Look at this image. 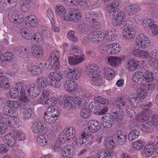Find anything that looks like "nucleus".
<instances>
[{
  "label": "nucleus",
  "mask_w": 158,
  "mask_h": 158,
  "mask_svg": "<svg viewBox=\"0 0 158 158\" xmlns=\"http://www.w3.org/2000/svg\"><path fill=\"white\" fill-rule=\"evenodd\" d=\"M59 103L63 108H66L68 109H73L77 105L83 108L87 105V102L85 99L71 97H64L60 101Z\"/></svg>",
  "instance_id": "obj_1"
},
{
  "label": "nucleus",
  "mask_w": 158,
  "mask_h": 158,
  "mask_svg": "<svg viewBox=\"0 0 158 158\" xmlns=\"http://www.w3.org/2000/svg\"><path fill=\"white\" fill-rule=\"evenodd\" d=\"M60 53L57 51L51 52L49 54L48 59L46 60L44 64L48 69H58L60 67L59 57Z\"/></svg>",
  "instance_id": "obj_2"
},
{
  "label": "nucleus",
  "mask_w": 158,
  "mask_h": 158,
  "mask_svg": "<svg viewBox=\"0 0 158 158\" xmlns=\"http://www.w3.org/2000/svg\"><path fill=\"white\" fill-rule=\"evenodd\" d=\"M27 90L26 85L23 83L19 82L15 84V88H12L9 91L10 96L13 98H16L19 95L21 96H27L26 91Z\"/></svg>",
  "instance_id": "obj_3"
},
{
  "label": "nucleus",
  "mask_w": 158,
  "mask_h": 158,
  "mask_svg": "<svg viewBox=\"0 0 158 158\" xmlns=\"http://www.w3.org/2000/svg\"><path fill=\"white\" fill-rule=\"evenodd\" d=\"M20 101H10L6 100L5 102L6 104L10 106L11 109L17 110L19 108L23 109L26 107V106L27 103L30 102V99L27 96L24 97L21 96L19 98Z\"/></svg>",
  "instance_id": "obj_4"
},
{
  "label": "nucleus",
  "mask_w": 158,
  "mask_h": 158,
  "mask_svg": "<svg viewBox=\"0 0 158 158\" xmlns=\"http://www.w3.org/2000/svg\"><path fill=\"white\" fill-rule=\"evenodd\" d=\"M65 20L77 22L81 18V15L77 9L70 8L65 11L64 14Z\"/></svg>",
  "instance_id": "obj_5"
},
{
  "label": "nucleus",
  "mask_w": 158,
  "mask_h": 158,
  "mask_svg": "<svg viewBox=\"0 0 158 158\" xmlns=\"http://www.w3.org/2000/svg\"><path fill=\"white\" fill-rule=\"evenodd\" d=\"M156 127L158 126V115L157 114L153 115L149 121H147L143 124L141 129L144 132L150 133L153 131L152 126Z\"/></svg>",
  "instance_id": "obj_6"
},
{
  "label": "nucleus",
  "mask_w": 158,
  "mask_h": 158,
  "mask_svg": "<svg viewBox=\"0 0 158 158\" xmlns=\"http://www.w3.org/2000/svg\"><path fill=\"white\" fill-rule=\"evenodd\" d=\"M115 19L113 20L112 23L115 26L120 25L122 26H126L127 24H129V21H125V15L124 12H119L118 11H114V15L113 18Z\"/></svg>",
  "instance_id": "obj_7"
},
{
  "label": "nucleus",
  "mask_w": 158,
  "mask_h": 158,
  "mask_svg": "<svg viewBox=\"0 0 158 158\" xmlns=\"http://www.w3.org/2000/svg\"><path fill=\"white\" fill-rule=\"evenodd\" d=\"M75 152V148L69 144L65 146L61 150V153L62 158H71Z\"/></svg>",
  "instance_id": "obj_8"
},
{
  "label": "nucleus",
  "mask_w": 158,
  "mask_h": 158,
  "mask_svg": "<svg viewBox=\"0 0 158 158\" xmlns=\"http://www.w3.org/2000/svg\"><path fill=\"white\" fill-rule=\"evenodd\" d=\"M40 87L36 84H32L28 87L27 94L30 98L36 97L40 92Z\"/></svg>",
  "instance_id": "obj_9"
},
{
  "label": "nucleus",
  "mask_w": 158,
  "mask_h": 158,
  "mask_svg": "<svg viewBox=\"0 0 158 158\" xmlns=\"http://www.w3.org/2000/svg\"><path fill=\"white\" fill-rule=\"evenodd\" d=\"M137 45L142 48L148 47L150 44L149 39L145 35L141 34L138 35L136 40Z\"/></svg>",
  "instance_id": "obj_10"
},
{
  "label": "nucleus",
  "mask_w": 158,
  "mask_h": 158,
  "mask_svg": "<svg viewBox=\"0 0 158 158\" xmlns=\"http://www.w3.org/2000/svg\"><path fill=\"white\" fill-rule=\"evenodd\" d=\"M152 105V103L150 102L146 103L144 105L143 113L140 116V119L143 122H145L143 124L147 121H149L150 119L149 117L151 113V110L150 109V107Z\"/></svg>",
  "instance_id": "obj_11"
},
{
  "label": "nucleus",
  "mask_w": 158,
  "mask_h": 158,
  "mask_svg": "<svg viewBox=\"0 0 158 158\" xmlns=\"http://www.w3.org/2000/svg\"><path fill=\"white\" fill-rule=\"evenodd\" d=\"M139 73L141 77V81H146L147 82H150L154 80L153 73L147 69H142L139 71Z\"/></svg>",
  "instance_id": "obj_12"
},
{
  "label": "nucleus",
  "mask_w": 158,
  "mask_h": 158,
  "mask_svg": "<svg viewBox=\"0 0 158 158\" xmlns=\"http://www.w3.org/2000/svg\"><path fill=\"white\" fill-rule=\"evenodd\" d=\"M111 114L107 113L102 118L101 123L105 128H110L114 124V121Z\"/></svg>",
  "instance_id": "obj_13"
},
{
  "label": "nucleus",
  "mask_w": 158,
  "mask_h": 158,
  "mask_svg": "<svg viewBox=\"0 0 158 158\" xmlns=\"http://www.w3.org/2000/svg\"><path fill=\"white\" fill-rule=\"evenodd\" d=\"M64 87L69 93L73 94L77 91L78 85L74 81H71L70 80H67L64 83Z\"/></svg>",
  "instance_id": "obj_14"
},
{
  "label": "nucleus",
  "mask_w": 158,
  "mask_h": 158,
  "mask_svg": "<svg viewBox=\"0 0 158 158\" xmlns=\"http://www.w3.org/2000/svg\"><path fill=\"white\" fill-rule=\"evenodd\" d=\"M131 127L133 129L130 131L128 136L129 140L131 141L137 139L140 134V131L138 128L136 123L132 124L131 126Z\"/></svg>",
  "instance_id": "obj_15"
},
{
  "label": "nucleus",
  "mask_w": 158,
  "mask_h": 158,
  "mask_svg": "<svg viewBox=\"0 0 158 158\" xmlns=\"http://www.w3.org/2000/svg\"><path fill=\"white\" fill-rule=\"evenodd\" d=\"M101 72L99 67L96 65H91L88 67L87 73L90 77H97L100 76L99 73Z\"/></svg>",
  "instance_id": "obj_16"
},
{
  "label": "nucleus",
  "mask_w": 158,
  "mask_h": 158,
  "mask_svg": "<svg viewBox=\"0 0 158 158\" xmlns=\"http://www.w3.org/2000/svg\"><path fill=\"white\" fill-rule=\"evenodd\" d=\"M64 67L67 68L66 74L68 78L77 80L81 76V73L80 72H78L77 70L76 71L74 69L69 68L67 66H64Z\"/></svg>",
  "instance_id": "obj_17"
},
{
  "label": "nucleus",
  "mask_w": 158,
  "mask_h": 158,
  "mask_svg": "<svg viewBox=\"0 0 158 158\" xmlns=\"http://www.w3.org/2000/svg\"><path fill=\"white\" fill-rule=\"evenodd\" d=\"M3 140L8 146L10 147L15 146L16 143L15 135L10 133L3 138Z\"/></svg>",
  "instance_id": "obj_18"
},
{
  "label": "nucleus",
  "mask_w": 158,
  "mask_h": 158,
  "mask_svg": "<svg viewBox=\"0 0 158 158\" xmlns=\"http://www.w3.org/2000/svg\"><path fill=\"white\" fill-rule=\"evenodd\" d=\"M50 75L48 77H45L43 76L39 77L37 80V82L38 85L42 88L44 89L48 86L50 85L51 81Z\"/></svg>",
  "instance_id": "obj_19"
},
{
  "label": "nucleus",
  "mask_w": 158,
  "mask_h": 158,
  "mask_svg": "<svg viewBox=\"0 0 158 158\" xmlns=\"http://www.w3.org/2000/svg\"><path fill=\"white\" fill-rule=\"evenodd\" d=\"M25 22L26 25L28 27H35L38 24L37 18L34 15L27 16L25 19Z\"/></svg>",
  "instance_id": "obj_20"
},
{
  "label": "nucleus",
  "mask_w": 158,
  "mask_h": 158,
  "mask_svg": "<svg viewBox=\"0 0 158 158\" xmlns=\"http://www.w3.org/2000/svg\"><path fill=\"white\" fill-rule=\"evenodd\" d=\"M119 5V2L117 0L113 1L110 3V6L107 7V10L108 13L110 14V16L113 18L114 15V11H118L117 8Z\"/></svg>",
  "instance_id": "obj_21"
},
{
  "label": "nucleus",
  "mask_w": 158,
  "mask_h": 158,
  "mask_svg": "<svg viewBox=\"0 0 158 158\" xmlns=\"http://www.w3.org/2000/svg\"><path fill=\"white\" fill-rule=\"evenodd\" d=\"M116 140L118 144L120 145L124 144L127 140L126 135L122 130H118L116 132Z\"/></svg>",
  "instance_id": "obj_22"
},
{
  "label": "nucleus",
  "mask_w": 158,
  "mask_h": 158,
  "mask_svg": "<svg viewBox=\"0 0 158 158\" xmlns=\"http://www.w3.org/2000/svg\"><path fill=\"white\" fill-rule=\"evenodd\" d=\"M141 64L140 61H137L134 59L130 60L127 64V68L130 71H134L139 68L140 64Z\"/></svg>",
  "instance_id": "obj_23"
},
{
  "label": "nucleus",
  "mask_w": 158,
  "mask_h": 158,
  "mask_svg": "<svg viewBox=\"0 0 158 158\" xmlns=\"http://www.w3.org/2000/svg\"><path fill=\"white\" fill-rule=\"evenodd\" d=\"M46 128L45 124L39 122H35L31 126L32 131L35 133L42 132Z\"/></svg>",
  "instance_id": "obj_24"
},
{
  "label": "nucleus",
  "mask_w": 158,
  "mask_h": 158,
  "mask_svg": "<svg viewBox=\"0 0 158 158\" xmlns=\"http://www.w3.org/2000/svg\"><path fill=\"white\" fill-rule=\"evenodd\" d=\"M85 59V55H80L79 57H77L73 56L68 57V61L70 65H74L83 61Z\"/></svg>",
  "instance_id": "obj_25"
},
{
  "label": "nucleus",
  "mask_w": 158,
  "mask_h": 158,
  "mask_svg": "<svg viewBox=\"0 0 158 158\" xmlns=\"http://www.w3.org/2000/svg\"><path fill=\"white\" fill-rule=\"evenodd\" d=\"M31 52L34 56L37 58H41L43 56V49L42 47L33 46L31 48Z\"/></svg>",
  "instance_id": "obj_26"
},
{
  "label": "nucleus",
  "mask_w": 158,
  "mask_h": 158,
  "mask_svg": "<svg viewBox=\"0 0 158 158\" xmlns=\"http://www.w3.org/2000/svg\"><path fill=\"white\" fill-rule=\"evenodd\" d=\"M124 58L120 57L110 56L108 58V62L109 64L114 67L118 66Z\"/></svg>",
  "instance_id": "obj_27"
},
{
  "label": "nucleus",
  "mask_w": 158,
  "mask_h": 158,
  "mask_svg": "<svg viewBox=\"0 0 158 158\" xmlns=\"http://www.w3.org/2000/svg\"><path fill=\"white\" fill-rule=\"evenodd\" d=\"M90 124V125L88 127V129L89 131L92 133H95L101 129L100 124L97 120L91 121Z\"/></svg>",
  "instance_id": "obj_28"
},
{
  "label": "nucleus",
  "mask_w": 158,
  "mask_h": 158,
  "mask_svg": "<svg viewBox=\"0 0 158 158\" xmlns=\"http://www.w3.org/2000/svg\"><path fill=\"white\" fill-rule=\"evenodd\" d=\"M18 0H6L3 3L1 6L2 9L5 10L11 9L16 5Z\"/></svg>",
  "instance_id": "obj_29"
},
{
  "label": "nucleus",
  "mask_w": 158,
  "mask_h": 158,
  "mask_svg": "<svg viewBox=\"0 0 158 158\" xmlns=\"http://www.w3.org/2000/svg\"><path fill=\"white\" fill-rule=\"evenodd\" d=\"M46 111L47 114H51L57 118L59 116L60 114V108L56 106L53 107L49 106L47 109Z\"/></svg>",
  "instance_id": "obj_30"
},
{
  "label": "nucleus",
  "mask_w": 158,
  "mask_h": 158,
  "mask_svg": "<svg viewBox=\"0 0 158 158\" xmlns=\"http://www.w3.org/2000/svg\"><path fill=\"white\" fill-rule=\"evenodd\" d=\"M108 52H110V54L114 55L118 53L121 49L119 44H108L106 46Z\"/></svg>",
  "instance_id": "obj_31"
},
{
  "label": "nucleus",
  "mask_w": 158,
  "mask_h": 158,
  "mask_svg": "<svg viewBox=\"0 0 158 158\" xmlns=\"http://www.w3.org/2000/svg\"><path fill=\"white\" fill-rule=\"evenodd\" d=\"M14 54L11 52H6L3 55H0V61H8L9 62L13 60Z\"/></svg>",
  "instance_id": "obj_32"
},
{
  "label": "nucleus",
  "mask_w": 158,
  "mask_h": 158,
  "mask_svg": "<svg viewBox=\"0 0 158 158\" xmlns=\"http://www.w3.org/2000/svg\"><path fill=\"white\" fill-rule=\"evenodd\" d=\"M104 143L105 148L109 150H112L115 146L114 142L110 136L106 137L105 138Z\"/></svg>",
  "instance_id": "obj_33"
},
{
  "label": "nucleus",
  "mask_w": 158,
  "mask_h": 158,
  "mask_svg": "<svg viewBox=\"0 0 158 158\" xmlns=\"http://www.w3.org/2000/svg\"><path fill=\"white\" fill-rule=\"evenodd\" d=\"M111 154L110 152L104 149L99 150L97 154V158H111Z\"/></svg>",
  "instance_id": "obj_34"
},
{
  "label": "nucleus",
  "mask_w": 158,
  "mask_h": 158,
  "mask_svg": "<svg viewBox=\"0 0 158 158\" xmlns=\"http://www.w3.org/2000/svg\"><path fill=\"white\" fill-rule=\"evenodd\" d=\"M117 108H114L117 110L116 111L113 112L114 115H112V118H113V121L115 120L116 121L118 122L121 121L124 116V114L122 111H120V109L118 108V111Z\"/></svg>",
  "instance_id": "obj_35"
},
{
  "label": "nucleus",
  "mask_w": 158,
  "mask_h": 158,
  "mask_svg": "<svg viewBox=\"0 0 158 158\" xmlns=\"http://www.w3.org/2000/svg\"><path fill=\"white\" fill-rule=\"evenodd\" d=\"M98 19V15L96 12L90 11L86 15V21L89 23H92Z\"/></svg>",
  "instance_id": "obj_36"
},
{
  "label": "nucleus",
  "mask_w": 158,
  "mask_h": 158,
  "mask_svg": "<svg viewBox=\"0 0 158 158\" xmlns=\"http://www.w3.org/2000/svg\"><path fill=\"white\" fill-rule=\"evenodd\" d=\"M50 92L47 90H44L41 95L40 98L38 101L41 104H44L46 100H48L50 97Z\"/></svg>",
  "instance_id": "obj_37"
},
{
  "label": "nucleus",
  "mask_w": 158,
  "mask_h": 158,
  "mask_svg": "<svg viewBox=\"0 0 158 158\" xmlns=\"http://www.w3.org/2000/svg\"><path fill=\"white\" fill-rule=\"evenodd\" d=\"M137 95L135 94H131L128 97V100L130 104L133 106H136L139 104V99Z\"/></svg>",
  "instance_id": "obj_38"
},
{
  "label": "nucleus",
  "mask_w": 158,
  "mask_h": 158,
  "mask_svg": "<svg viewBox=\"0 0 158 158\" xmlns=\"http://www.w3.org/2000/svg\"><path fill=\"white\" fill-rule=\"evenodd\" d=\"M1 87L5 89H8L10 87V85L9 82V80L6 76L3 77L0 80Z\"/></svg>",
  "instance_id": "obj_39"
},
{
  "label": "nucleus",
  "mask_w": 158,
  "mask_h": 158,
  "mask_svg": "<svg viewBox=\"0 0 158 158\" xmlns=\"http://www.w3.org/2000/svg\"><path fill=\"white\" fill-rule=\"evenodd\" d=\"M44 118L46 123L50 124L54 123L57 119V118L55 117L51 114H47L46 112H45L44 114Z\"/></svg>",
  "instance_id": "obj_40"
},
{
  "label": "nucleus",
  "mask_w": 158,
  "mask_h": 158,
  "mask_svg": "<svg viewBox=\"0 0 158 158\" xmlns=\"http://www.w3.org/2000/svg\"><path fill=\"white\" fill-rule=\"evenodd\" d=\"M79 30L81 33L86 34L89 31V27L86 22L80 24L78 26Z\"/></svg>",
  "instance_id": "obj_41"
},
{
  "label": "nucleus",
  "mask_w": 158,
  "mask_h": 158,
  "mask_svg": "<svg viewBox=\"0 0 158 158\" xmlns=\"http://www.w3.org/2000/svg\"><path fill=\"white\" fill-rule=\"evenodd\" d=\"M104 77L108 80H110L113 77L114 71L111 69L109 68H105L104 70Z\"/></svg>",
  "instance_id": "obj_42"
},
{
  "label": "nucleus",
  "mask_w": 158,
  "mask_h": 158,
  "mask_svg": "<svg viewBox=\"0 0 158 158\" xmlns=\"http://www.w3.org/2000/svg\"><path fill=\"white\" fill-rule=\"evenodd\" d=\"M101 106V105H100V103L93 102L91 103L89 105V109L91 112H94L95 113H97L98 110H100Z\"/></svg>",
  "instance_id": "obj_43"
},
{
  "label": "nucleus",
  "mask_w": 158,
  "mask_h": 158,
  "mask_svg": "<svg viewBox=\"0 0 158 158\" xmlns=\"http://www.w3.org/2000/svg\"><path fill=\"white\" fill-rule=\"evenodd\" d=\"M135 94L137 95L139 98L141 99H144L148 95L147 90L143 88H139L138 89L137 94Z\"/></svg>",
  "instance_id": "obj_44"
},
{
  "label": "nucleus",
  "mask_w": 158,
  "mask_h": 158,
  "mask_svg": "<svg viewBox=\"0 0 158 158\" xmlns=\"http://www.w3.org/2000/svg\"><path fill=\"white\" fill-rule=\"evenodd\" d=\"M51 80H59L60 81L63 76L61 73L60 72H52L49 74Z\"/></svg>",
  "instance_id": "obj_45"
},
{
  "label": "nucleus",
  "mask_w": 158,
  "mask_h": 158,
  "mask_svg": "<svg viewBox=\"0 0 158 158\" xmlns=\"http://www.w3.org/2000/svg\"><path fill=\"white\" fill-rule=\"evenodd\" d=\"M64 132H65L70 139L73 138L76 134L75 129L71 127H69L67 130L66 129L64 130Z\"/></svg>",
  "instance_id": "obj_46"
},
{
  "label": "nucleus",
  "mask_w": 158,
  "mask_h": 158,
  "mask_svg": "<svg viewBox=\"0 0 158 158\" xmlns=\"http://www.w3.org/2000/svg\"><path fill=\"white\" fill-rule=\"evenodd\" d=\"M104 34L100 31H95L94 42H99L104 38Z\"/></svg>",
  "instance_id": "obj_47"
},
{
  "label": "nucleus",
  "mask_w": 158,
  "mask_h": 158,
  "mask_svg": "<svg viewBox=\"0 0 158 158\" xmlns=\"http://www.w3.org/2000/svg\"><path fill=\"white\" fill-rule=\"evenodd\" d=\"M149 145H146L144 148V152L148 157H150L153 154L154 152L152 148H151L150 146H154L153 143H149Z\"/></svg>",
  "instance_id": "obj_48"
},
{
  "label": "nucleus",
  "mask_w": 158,
  "mask_h": 158,
  "mask_svg": "<svg viewBox=\"0 0 158 158\" xmlns=\"http://www.w3.org/2000/svg\"><path fill=\"white\" fill-rule=\"evenodd\" d=\"M144 142L141 140H137L132 142L133 148L136 150L141 149L144 145Z\"/></svg>",
  "instance_id": "obj_49"
},
{
  "label": "nucleus",
  "mask_w": 158,
  "mask_h": 158,
  "mask_svg": "<svg viewBox=\"0 0 158 158\" xmlns=\"http://www.w3.org/2000/svg\"><path fill=\"white\" fill-rule=\"evenodd\" d=\"M131 31V33H128L127 32V31L123 32V35L124 37L127 40H130L133 37L135 36V31L133 28H131L129 30Z\"/></svg>",
  "instance_id": "obj_50"
},
{
  "label": "nucleus",
  "mask_w": 158,
  "mask_h": 158,
  "mask_svg": "<svg viewBox=\"0 0 158 158\" xmlns=\"http://www.w3.org/2000/svg\"><path fill=\"white\" fill-rule=\"evenodd\" d=\"M94 99L95 100L98 102L100 103V105H107L109 103V102L107 99L104 98L98 95H96L94 96Z\"/></svg>",
  "instance_id": "obj_51"
},
{
  "label": "nucleus",
  "mask_w": 158,
  "mask_h": 158,
  "mask_svg": "<svg viewBox=\"0 0 158 158\" xmlns=\"http://www.w3.org/2000/svg\"><path fill=\"white\" fill-rule=\"evenodd\" d=\"M33 113V110L31 108H28L23 111V117L25 120H28L31 118Z\"/></svg>",
  "instance_id": "obj_52"
},
{
  "label": "nucleus",
  "mask_w": 158,
  "mask_h": 158,
  "mask_svg": "<svg viewBox=\"0 0 158 158\" xmlns=\"http://www.w3.org/2000/svg\"><path fill=\"white\" fill-rule=\"evenodd\" d=\"M91 114L90 111V110L84 107L81 110L80 112V115L83 118H87Z\"/></svg>",
  "instance_id": "obj_53"
},
{
  "label": "nucleus",
  "mask_w": 158,
  "mask_h": 158,
  "mask_svg": "<svg viewBox=\"0 0 158 158\" xmlns=\"http://www.w3.org/2000/svg\"><path fill=\"white\" fill-rule=\"evenodd\" d=\"M37 140L39 144L43 147L47 144V141L45 137L43 135H40L37 137Z\"/></svg>",
  "instance_id": "obj_54"
},
{
  "label": "nucleus",
  "mask_w": 158,
  "mask_h": 158,
  "mask_svg": "<svg viewBox=\"0 0 158 158\" xmlns=\"http://www.w3.org/2000/svg\"><path fill=\"white\" fill-rule=\"evenodd\" d=\"M94 138L93 136L91 135L88 136L85 139H84V146L89 147L94 142Z\"/></svg>",
  "instance_id": "obj_55"
},
{
  "label": "nucleus",
  "mask_w": 158,
  "mask_h": 158,
  "mask_svg": "<svg viewBox=\"0 0 158 158\" xmlns=\"http://www.w3.org/2000/svg\"><path fill=\"white\" fill-rule=\"evenodd\" d=\"M25 48L21 47H18L15 49L14 52L19 57L24 58L25 53Z\"/></svg>",
  "instance_id": "obj_56"
},
{
  "label": "nucleus",
  "mask_w": 158,
  "mask_h": 158,
  "mask_svg": "<svg viewBox=\"0 0 158 158\" xmlns=\"http://www.w3.org/2000/svg\"><path fill=\"white\" fill-rule=\"evenodd\" d=\"M94 79L93 81L94 83V85L95 86V88L97 89V87L102 86V77L101 76H99L98 77H97L93 78Z\"/></svg>",
  "instance_id": "obj_57"
},
{
  "label": "nucleus",
  "mask_w": 158,
  "mask_h": 158,
  "mask_svg": "<svg viewBox=\"0 0 158 158\" xmlns=\"http://www.w3.org/2000/svg\"><path fill=\"white\" fill-rule=\"evenodd\" d=\"M2 111L4 114L6 116H8L11 115V113L12 111V110L9 105L6 104L3 106Z\"/></svg>",
  "instance_id": "obj_58"
},
{
  "label": "nucleus",
  "mask_w": 158,
  "mask_h": 158,
  "mask_svg": "<svg viewBox=\"0 0 158 158\" xmlns=\"http://www.w3.org/2000/svg\"><path fill=\"white\" fill-rule=\"evenodd\" d=\"M81 52V50L79 49L78 47H73L72 49L70 50V54H73L75 57H79Z\"/></svg>",
  "instance_id": "obj_59"
},
{
  "label": "nucleus",
  "mask_w": 158,
  "mask_h": 158,
  "mask_svg": "<svg viewBox=\"0 0 158 158\" xmlns=\"http://www.w3.org/2000/svg\"><path fill=\"white\" fill-rule=\"evenodd\" d=\"M74 34L75 31L73 30H70L68 33L67 37L70 40L76 42L77 41L78 39L77 37L74 35Z\"/></svg>",
  "instance_id": "obj_60"
},
{
  "label": "nucleus",
  "mask_w": 158,
  "mask_h": 158,
  "mask_svg": "<svg viewBox=\"0 0 158 158\" xmlns=\"http://www.w3.org/2000/svg\"><path fill=\"white\" fill-rule=\"evenodd\" d=\"M67 135L65 132H64V130L63 132L60 133L59 135V139L60 140V141L62 143H64L66 141H68L70 139L69 137L67 136Z\"/></svg>",
  "instance_id": "obj_61"
},
{
  "label": "nucleus",
  "mask_w": 158,
  "mask_h": 158,
  "mask_svg": "<svg viewBox=\"0 0 158 158\" xmlns=\"http://www.w3.org/2000/svg\"><path fill=\"white\" fill-rule=\"evenodd\" d=\"M56 14L58 15H64V12L65 10V8L63 6L60 5L56 6Z\"/></svg>",
  "instance_id": "obj_62"
},
{
  "label": "nucleus",
  "mask_w": 158,
  "mask_h": 158,
  "mask_svg": "<svg viewBox=\"0 0 158 158\" xmlns=\"http://www.w3.org/2000/svg\"><path fill=\"white\" fill-rule=\"evenodd\" d=\"M56 98L54 97H52L49 98L45 102V103L49 105V106L53 107L56 106L55 105L56 103V101L55 100Z\"/></svg>",
  "instance_id": "obj_63"
},
{
  "label": "nucleus",
  "mask_w": 158,
  "mask_h": 158,
  "mask_svg": "<svg viewBox=\"0 0 158 158\" xmlns=\"http://www.w3.org/2000/svg\"><path fill=\"white\" fill-rule=\"evenodd\" d=\"M139 71H137L133 75L132 77V81L135 83H139L140 82L142 81H141V77H140L139 74Z\"/></svg>",
  "instance_id": "obj_64"
}]
</instances>
